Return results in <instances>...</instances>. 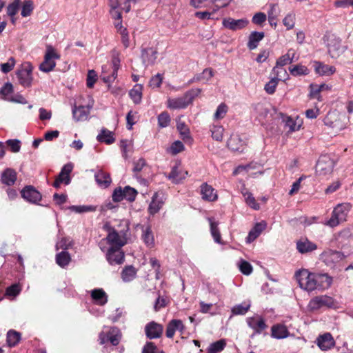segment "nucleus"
<instances>
[{
    "label": "nucleus",
    "instance_id": "a18cd8bd",
    "mask_svg": "<svg viewBox=\"0 0 353 353\" xmlns=\"http://www.w3.org/2000/svg\"><path fill=\"white\" fill-rule=\"evenodd\" d=\"M123 197L130 202L134 201L137 195V191L130 186H125L123 189Z\"/></svg>",
    "mask_w": 353,
    "mask_h": 353
},
{
    "label": "nucleus",
    "instance_id": "09e8293b",
    "mask_svg": "<svg viewBox=\"0 0 353 353\" xmlns=\"http://www.w3.org/2000/svg\"><path fill=\"white\" fill-rule=\"evenodd\" d=\"M283 24L286 27L287 30H291L295 25V14L290 12L283 19Z\"/></svg>",
    "mask_w": 353,
    "mask_h": 353
},
{
    "label": "nucleus",
    "instance_id": "1a4fd4ad",
    "mask_svg": "<svg viewBox=\"0 0 353 353\" xmlns=\"http://www.w3.org/2000/svg\"><path fill=\"white\" fill-rule=\"evenodd\" d=\"M33 67L30 63H25L22 68L17 72L18 81L23 87H29L31 85Z\"/></svg>",
    "mask_w": 353,
    "mask_h": 353
},
{
    "label": "nucleus",
    "instance_id": "b1692460",
    "mask_svg": "<svg viewBox=\"0 0 353 353\" xmlns=\"http://www.w3.org/2000/svg\"><path fill=\"white\" fill-rule=\"evenodd\" d=\"M142 235L141 239L145 245L148 248H152L154 245V238L150 225L141 226Z\"/></svg>",
    "mask_w": 353,
    "mask_h": 353
},
{
    "label": "nucleus",
    "instance_id": "c85d7f7f",
    "mask_svg": "<svg viewBox=\"0 0 353 353\" xmlns=\"http://www.w3.org/2000/svg\"><path fill=\"white\" fill-rule=\"evenodd\" d=\"M265 34L263 32H252L249 36L248 42V48L250 50H254L257 48L259 43L264 38Z\"/></svg>",
    "mask_w": 353,
    "mask_h": 353
},
{
    "label": "nucleus",
    "instance_id": "79ce46f5",
    "mask_svg": "<svg viewBox=\"0 0 353 353\" xmlns=\"http://www.w3.org/2000/svg\"><path fill=\"white\" fill-rule=\"evenodd\" d=\"M21 339V334L19 332L14 330H10L7 334V343L9 346H15Z\"/></svg>",
    "mask_w": 353,
    "mask_h": 353
},
{
    "label": "nucleus",
    "instance_id": "0e129e2a",
    "mask_svg": "<svg viewBox=\"0 0 353 353\" xmlns=\"http://www.w3.org/2000/svg\"><path fill=\"white\" fill-rule=\"evenodd\" d=\"M15 65V60L13 57L9 58L6 63L1 64V70L3 73H8L10 72Z\"/></svg>",
    "mask_w": 353,
    "mask_h": 353
},
{
    "label": "nucleus",
    "instance_id": "ea45409f",
    "mask_svg": "<svg viewBox=\"0 0 353 353\" xmlns=\"http://www.w3.org/2000/svg\"><path fill=\"white\" fill-rule=\"evenodd\" d=\"M226 346V341L225 339L219 340L210 345L208 348V353H219L223 351Z\"/></svg>",
    "mask_w": 353,
    "mask_h": 353
},
{
    "label": "nucleus",
    "instance_id": "6e6552de",
    "mask_svg": "<svg viewBox=\"0 0 353 353\" xmlns=\"http://www.w3.org/2000/svg\"><path fill=\"white\" fill-rule=\"evenodd\" d=\"M334 161L328 155H322L316 165V172L319 175L330 174L334 168Z\"/></svg>",
    "mask_w": 353,
    "mask_h": 353
},
{
    "label": "nucleus",
    "instance_id": "774afa93",
    "mask_svg": "<svg viewBox=\"0 0 353 353\" xmlns=\"http://www.w3.org/2000/svg\"><path fill=\"white\" fill-rule=\"evenodd\" d=\"M281 13V10L277 3H272L270 5V9L268 11V17H276L278 18Z\"/></svg>",
    "mask_w": 353,
    "mask_h": 353
},
{
    "label": "nucleus",
    "instance_id": "f704fd0d",
    "mask_svg": "<svg viewBox=\"0 0 353 353\" xmlns=\"http://www.w3.org/2000/svg\"><path fill=\"white\" fill-rule=\"evenodd\" d=\"M70 261V254L67 251L63 250L56 254V263L61 268L66 267Z\"/></svg>",
    "mask_w": 353,
    "mask_h": 353
},
{
    "label": "nucleus",
    "instance_id": "72a5a7b5",
    "mask_svg": "<svg viewBox=\"0 0 353 353\" xmlns=\"http://www.w3.org/2000/svg\"><path fill=\"white\" fill-rule=\"evenodd\" d=\"M97 139L99 142H104L107 144H112L115 141L113 132L105 128L101 130Z\"/></svg>",
    "mask_w": 353,
    "mask_h": 353
},
{
    "label": "nucleus",
    "instance_id": "69168bd1",
    "mask_svg": "<svg viewBox=\"0 0 353 353\" xmlns=\"http://www.w3.org/2000/svg\"><path fill=\"white\" fill-rule=\"evenodd\" d=\"M351 236V230L349 228H345L338 233L336 239L339 243H341L344 240L350 239Z\"/></svg>",
    "mask_w": 353,
    "mask_h": 353
},
{
    "label": "nucleus",
    "instance_id": "473e14b6",
    "mask_svg": "<svg viewBox=\"0 0 353 353\" xmlns=\"http://www.w3.org/2000/svg\"><path fill=\"white\" fill-rule=\"evenodd\" d=\"M137 270L132 265L125 266L121 272V278L125 282L132 281L137 275Z\"/></svg>",
    "mask_w": 353,
    "mask_h": 353
},
{
    "label": "nucleus",
    "instance_id": "f03ea898",
    "mask_svg": "<svg viewBox=\"0 0 353 353\" xmlns=\"http://www.w3.org/2000/svg\"><path fill=\"white\" fill-rule=\"evenodd\" d=\"M350 206L348 203L337 205L333 210L332 216L326 222L325 225L334 228L346 221Z\"/></svg>",
    "mask_w": 353,
    "mask_h": 353
},
{
    "label": "nucleus",
    "instance_id": "37998d69",
    "mask_svg": "<svg viewBox=\"0 0 353 353\" xmlns=\"http://www.w3.org/2000/svg\"><path fill=\"white\" fill-rule=\"evenodd\" d=\"M148 168L145 160L143 158H140L134 162V168L132 169L135 176H138L139 173L143 170L145 168Z\"/></svg>",
    "mask_w": 353,
    "mask_h": 353
},
{
    "label": "nucleus",
    "instance_id": "6e6d98bb",
    "mask_svg": "<svg viewBox=\"0 0 353 353\" xmlns=\"http://www.w3.org/2000/svg\"><path fill=\"white\" fill-rule=\"evenodd\" d=\"M20 6V0H14L12 3H10L7 7V14L10 17L14 16Z\"/></svg>",
    "mask_w": 353,
    "mask_h": 353
},
{
    "label": "nucleus",
    "instance_id": "603ef678",
    "mask_svg": "<svg viewBox=\"0 0 353 353\" xmlns=\"http://www.w3.org/2000/svg\"><path fill=\"white\" fill-rule=\"evenodd\" d=\"M243 196L245 197V200L246 203L252 208L254 210H259L260 206L259 204L257 203L254 197L252 196V194L248 192H246L245 193H243Z\"/></svg>",
    "mask_w": 353,
    "mask_h": 353
},
{
    "label": "nucleus",
    "instance_id": "4468645a",
    "mask_svg": "<svg viewBox=\"0 0 353 353\" xmlns=\"http://www.w3.org/2000/svg\"><path fill=\"white\" fill-rule=\"evenodd\" d=\"M163 325L154 321L148 323L145 327V335L150 339L160 338L163 334Z\"/></svg>",
    "mask_w": 353,
    "mask_h": 353
},
{
    "label": "nucleus",
    "instance_id": "f8f14e48",
    "mask_svg": "<svg viewBox=\"0 0 353 353\" xmlns=\"http://www.w3.org/2000/svg\"><path fill=\"white\" fill-rule=\"evenodd\" d=\"M247 323L254 331L251 335L252 338H254L256 334H261L263 330L267 328V325L263 319L258 315L248 318Z\"/></svg>",
    "mask_w": 353,
    "mask_h": 353
},
{
    "label": "nucleus",
    "instance_id": "39448f33",
    "mask_svg": "<svg viewBox=\"0 0 353 353\" xmlns=\"http://www.w3.org/2000/svg\"><path fill=\"white\" fill-rule=\"evenodd\" d=\"M336 302L332 297L327 295H321L316 296L310 301L308 308L311 311H315L324 307L333 308L336 307Z\"/></svg>",
    "mask_w": 353,
    "mask_h": 353
},
{
    "label": "nucleus",
    "instance_id": "9b49d317",
    "mask_svg": "<svg viewBox=\"0 0 353 353\" xmlns=\"http://www.w3.org/2000/svg\"><path fill=\"white\" fill-rule=\"evenodd\" d=\"M21 196L31 203L37 204L41 200V194L32 185L24 187L21 191Z\"/></svg>",
    "mask_w": 353,
    "mask_h": 353
},
{
    "label": "nucleus",
    "instance_id": "20e7f679",
    "mask_svg": "<svg viewBox=\"0 0 353 353\" xmlns=\"http://www.w3.org/2000/svg\"><path fill=\"white\" fill-rule=\"evenodd\" d=\"M324 39L327 41V51L332 58H337L344 52L341 39L339 37L334 34H328L324 37Z\"/></svg>",
    "mask_w": 353,
    "mask_h": 353
},
{
    "label": "nucleus",
    "instance_id": "0eeeda50",
    "mask_svg": "<svg viewBox=\"0 0 353 353\" xmlns=\"http://www.w3.org/2000/svg\"><path fill=\"white\" fill-rule=\"evenodd\" d=\"M60 56L52 48H48L44 57V61L40 64L39 70L44 72H49L54 68L56 63L54 59H59Z\"/></svg>",
    "mask_w": 353,
    "mask_h": 353
},
{
    "label": "nucleus",
    "instance_id": "cd10ccee",
    "mask_svg": "<svg viewBox=\"0 0 353 353\" xmlns=\"http://www.w3.org/2000/svg\"><path fill=\"white\" fill-rule=\"evenodd\" d=\"M92 299L99 305H103L108 302V296L103 289H94L90 293Z\"/></svg>",
    "mask_w": 353,
    "mask_h": 353
},
{
    "label": "nucleus",
    "instance_id": "49530a36",
    "mask_svg": "<svg viewBox=\"0 0 353 353\" xmlns=\"http://www.w3.org/2000/svg\"><path fill=\"white\" fill-rule=\"evenodd\" d=\"M176 128L180 132L183 140L190 139V130L183 122L177 121Z\"/></svg>",
    "mask_w": 353,
    "mask_h": 353
},
{
    "label": "nucleus",
    "instance_id": "3c124183",
    "mask_svg": "<svg viewBox=\"0 0 353 353\" xmlns=\"http://www.w3.org/2000/svg\"><path fill=\"white\" fill-rule=\"evenodd\" d=\"M212 132V137L216 141H221L223 139V134L224 129L220 125H214L210 130Z\"/></svg>",
    "mask_w": 353,
    "mask_h": 353
},
{
    "label": "nucleus",
    "instance_id": "6ab92c4d",
    "mask_svg": "<svg viewBox=\"0 0 353 353\" xmlns=\"http://www.w3.org/2000/svg\"><path fill=\"white\" fill-rule=\"evenodd\" d=\"M187 171L180 170L177 165H174L172 168V170L166 177L172 181L174 183H179L183 179H184L188 175Z\"/></svg>",
    "mask_w": 353,
    "mask_h": 353
},
{
    "label": "nucleus",
    "instance_id": "c756f323",
    "mask_svg": "<svg viewBox=\"0 0 353 353\" xmlns=\"http://www.w3.org/2000/svg\"><path fill=\"white\" fill-rule=\"evenodd\" d=\"M163 204V201L159 198V195L157 192H155L152 198L148 207V212L150 214L154 215L157 213L159 210L162 208Z\"/></svg>",
    "mask_w": 353,
    "mask_h": 353
},
{
    "label": "nucleus",
    "instance_id": "7ed1b4c3",
    "mask_svg": "<svg viewBox=\"0 0 353 353\" xmlns=\"http://www.w3.org/2000/svg\"><path fill=\"white\" fill-rule=\"evenodd\" d=\"M201 89H192L187 92L182 97L169 99L168 100V107L170 109H182L186 108L194 99L195 97L201 92Z\"/></svg>",
    "mask_w": 353,
    "mask_h": 353
},
{
    "label": "nucleus",
    "instance_id": "e433bc0d",
    "mask_svg": "<svg viewBox=\"0 0 353 353\" xmlns=\"http://www.w3.org/2000/svg\"><path fill=\"white\" fill-rule=\"evenodd\" d=\"M143 87L141 84H137L130 90L129 95L133 102L136 104L139 103L142 99Z\"/></svg>",
    "mask_w": 353,
    "mask_h": 353
},
{
    "label": "nucleus",
    "instance_id": "f3484780",
    "mask_svg": "<svg viewBox=\"0 0 353 353\" xmlns=\"http://www.w3.org/2000/svg\"><path fill=\"white\" fill-rule=\"evenodd\" d=\"M158 52L152 48H144L141 50V60L145 66L152 65L157 59Z\"/></svg>",
    "mask_w": 353,
    "mask_h": 353
},
{
    "label": "nucleus",
    "instance_id": "4d7b16f0",
    "mask_svg": "<svg viewBox=\"0 0 353 353\" xmlns=\"http://www.w3.org/2000/svg\"><path fill=\"white\" fill-rule=\"evenodd\" d=\"M310 97L312 99H316L318 101H322L321 96L320 95V92H321L320 90L319 86L317 84H310Z\"/></svg>",
    "mask_w": 353,
    "mask_h": 353
},
{
    "label": "nucleus",
    "instance_id": "7c9ffc66",
    "mask_svg": "<svg viewBox=\"0 0 353 353\" xmlns=\"http://www.w3.org/2000/svg\"><path fill=\"white\" fill-rule=\"evenodd\" d=\"M296 248L299 252L303 254L315 250L317 248V245L305 239V241H298L296 243Z\"/></svg>",
    "mask_w": 353,
    "mask_h": 353
},
{
    "label": "nucleus",
    "instance_id": "bb28decb",
    "mask_svg": "<svg viewBox=\"0 0 353 353\" xmlns=\"http://www.w3.org/2000/svg\"><path fill=\"white\" fill-rule=\"evenodd\" d=\"M16 180L17 172L13 169L7 168L1 174V181L6 185H12L15 183Z\"/></svg>",
    "mask_w": 353,
    "mask_h": 353
},
{
    "label": "nucleus",
    "instance_id": "e2e57ef3",
    "mask_svg": "<svg viewBox=\"0 0 353 353\" xmlns=\"http://www.w3.org/2000/svg\"><path fill=\"white\" fill-rule=\"evenodd\" d=\"M6 144L10 148L11 152L17 153L20 151L21 141L19 139H9L6 141Z\"/></svg>",
    "mask_w": 353,
    "mask_h": 353
},
{
    "label": "nucleus",
    "instance_id": "412c9836",
    "mask_svg": "<svg viewBox=\"0 0 353 353\" xmlns=\"http://www.w3.org/2000/svg\"><path fill=\"white\" fill-rule=\"evenodd\" d=\"M201 194L202 199L208 201H214L217 199V194L214 189L206 183L201 185Z\"/></svg>",
    "mask_w": 353,
    "mask_h": 353
},
{
    "label": "nucleus",
    "instance_id": "8fccbe9b",
    "mask_svg": "<svg viewBox=\"0 0 353 353\" xmlns=\"http://www.w3.org/2000/svg\"><path fill=\"white\" fill-rule=\"evenodd\" d=\"M33 2L31 0H26L23 2L21 14L23 17H28L31 14L33 10Z\"/></svg>",
    "mask_w": 353,
    "mask_h": 353
},
{
    "label": "nucleus",
    "instance_id": "4c0bfd02",
    "mask_svg": "<svg viewBox=\"0 0 353 353\" xmlns=\"http://www.w3.org/2000/svg\"><path fill=\"white\" fill-rule=\"evenodd\" d=\"M121 336L120 330L116 327H111L108 332V340L114 346L119 343Z\"/></svg>",
    "mask_w": 353,
    "mask_h": 353
},
{
    "label": "nucleus",
    "instance_id": "680f3d73",
    "mask_svg": "<svg viewBox=\"0 0 353 353\" xmlns=\"http://www.w3.org/2000/svg\"><path fill=\"white\" fill-rule=\"evenodd\" d=\"M170 122V118L169 114L167 112H163L159 115L158 123L161 128L167 127L169 125Z\"/></svg>",
    "mask_w": 353,
    "mask_h": 353
},
{
    "label": "nucleus",
    "instance_id": "4be33fe9",
    "mask_svg": "<svg viewBox=\"0 0 353 353\" xmlns=\"http://www.w3.org/2000/svg\"><path fill=\"white\" fill-rule=\"evenodd\" d=\"M227 145L233 151L242 152L245 148V141L239 136L232 135L228 141Z\"/></svg>",
    "mask_w": 353,
    "mask_h": 353
},
{
    "label": "nucleus",
    "instance_id": "338daca9",
    "mask_svg": "<svg viewBox=\"0 0 353 353\" xmlns=\"http://www.w3.org/2000/svg\"><path fill=\"white\" fill-rule=\"evenodd\" d=\"M108 6L110 8H112V13L114 17L119 18L120 14L117 11V8L121 6V0H109Z\"/></svg>",
    "mask_w": 353,
    "mask_h": 353
},
{
    "label": "nucleus",
    "instance_id": "13d9d810",
    "mask_svg": "<svg viewBox=\"0 0 353 353\" xmlns=\"http://www.w3.org/2000/svg\"><path fill=\"white\" fill-rule=\"evenodd\" d=\"M207 73L208 74V77H206V81L210 79L214 75L213 70L211 68H206L203 71L201 74L196 75L192 79H191L189 81V84L193 83L194 81H199L202 80L203 77Z\"/></svg>",
    "mask_w": 353,
    "mask_h": 353
},
{
    "label": "nucleus",
    "instance_id": "a878e982",
    "mask_svg": "<svg viewBox=\"0 0 353 353\" xmlns=\"http://www.w3.org/2000/svg\"><path fill=\"white\" fill-rule=\"evenodd\" d=\"M315 72L319 75H331L336 71V68L332 65L324 64L319 61L314 62Z\"/></svg>",
    "mask_w": 353,
    "mask_h": 353
},
{
    "label": "nucleus",
    "instance_id": "a19ab883",
    "mask_svg": "<svg viewBox=\"0 0 353 353\" xmlns=\"http://www.w3.org/2000/svg\"><path fill=\"white\" fill-rule=\"evenodd\" d=\"M289 70L293 76L307 75L310 73L309 69L303 65L298 64L289 68Z\"/></svg>",
    "mask_w": 353,
    "mask_h": 353
},
{
    "label": "nucleus",
    "instance_id": "5701e85b",
    "mask_svg": "<svg viewBox=\"0 0 353 353\" xmlns=\"http://www.w3.org/2000/svg\"><path fill=\"white\" fill-rule=\"evenodd\" d=\"M290 335V332L287 327L284 325H274L271 328V336L277 339H283L287 338Z\"/></svg>",
    "mask_w": 353,
    "mask_h": 353
},
{
    "label": "nucleus",
    "instance_id": "864d4df0",
    "mask_svg": "<svg viewBox=\"0 0 353 353\" xmlns=\"http://www.w3.org/2000/svg\"><path fill=\"white\" fill-rule=\"evenodd\" d=\"M238 266L240 271L245 275H250L252 272V266L246 261L241 260Z\"/></svg>",
    "mask_w": 353,
    "mask_h": 353
},
{
    "label": "nucleus",
    "instance_id": "2f4dec72",
    "mask_svg": "<svg viewBox=\"0 0 353 353\" xmlns=\"http://www.w3.org/2000/svg\"><path fill=\"white\" fill-rule=\"evenodd\" d=\"M94 178L97 184L101 187L107 188L111 183L110 174L101 170L94 174Z\"/></svg>",
    "mask_w": 353,
    "mask_h": 353
},
{
    "label": "nucleus",
    "instance_id": "a211bd4d",
    "mask_svg": "<svg viewBox=\"0 0 353 353\" xmlns=\"http://www.w3.org/2000/svg\"><path fill=\"white\" fill-rule=\"evenodd\" d=\"M92 105L74 106L72 109L73 118L77 121H85L88 119Z\"/></svg>",
    "mask_w": 353,
    "mask_h": 353
},
{
    "label": "nucleus",
    "instance_id": "5fc2aeb1",
    "mask_svg": "<svg viewBox=\"0 0 353 353\" xmlns=\"http://www.w3.org/2000/svg\"><path fill=\"white\" fill-rule=\"evenodd\" d=\"M185 149L184 145L183 143L180 141H174L170 148L168 149V152L171 153L173 155H175L182 151H183Z\"/></svg>",
    "mask_w": 353,
    "mask_h": 353
},
{
    "label": "nucleus",
    "instance_id": "58836bf2",
    "mask_svg": "<svg viewBox=\"0 0 353 353\" xmlns=\"http://www.w3.org/2000/svg\"><path fill=\"white\" fill-rule=\"evenodd\" d=\"M295 52L294 50H290L288 52L279 57V59L276 61V65L277 66L283 67L292 62L293 59L294 57Z\"/></svg>",
    "mask_w": 353,
    "mask_h": 353
},
{
    "label": "nucleus",
    "instance_id": "c03bdc74",
    "mask_svg": "<svg viewBox=\"0 0 353 353\" xmlns=\"http://www.w3.org/2000/svg\"><path fill=\"white\" fill-rule=\"evenodd\" d=\"M280 78H272L264 86L265 91L269 94H272L275 92L276 86L278 85Z\"/></svg>",
    "mask_w": 353,
    "mask_h": 353
},
{
    "label": "nucleus",
    "instance_id": "052dcab7",
    "mask_svg": "<svg viewBox=\"0 0 353 353\" xmlns=\"http://www.w3.org/2000/svg\"><path fill=\"white\" fill-rule=\"evenodd\" d=\"M227 112L228 106L225 103H222L218 106L214 113V117L215 119H223L225 116Z\"/></svg>",
    "mask_w": 353,
    "mask_h": 353
},
{
    "label": "nucleus",
    "instance_id": "423d86ee",
    "mask_svg": "<svg viewBox=\"0 0 353 353\" xmlns=\"http://www.w3.org/2000/svg\"><path fill=\"white\" fill-rule=\"evenodd\" d=\"M126 229L117 232L114 228H110L109 233L106 237L108 242L114 245V248H121L126 243V233L129 230V227L127 223H125Z\"/></svg>",
    "mask_w": 353,
    "mask_h": 353
},
{
    "label": "nucleus",
    "instance_id": "f257e3e1",
    "mask_svg": "<svg viewBox=\"0 0 353 353\" xmlns=\"http://www.w3.org/2000/svg\"><path fill=\"white\" fill-rule=\"evenodd\" d=\"M295 277L300 288L308 292L319 288H328L332 283V277L326 274L316 275L305 270L297 271Z\"/></svg>",
    "mask_w": 353,
    "mask_h": 353
},
{
    "label": "nucleus",
    "instance_id": "bf43d9fd",
    "mask_svg": "<svg viewBox=\"0 0 353 353\" xmlns=\"http://www.w3.org/2000/svg\"><path fill=\"white\" fill-rule=\"evenodd\" d=\"M285 125L289 128V132H291L299 130L301 127V124L296 123V121L290 117L285 120Z\"/></svg>",
    "mask_w": 353,
    "mask_h": 353
},
{
    "label": "nucleus",
    "instance_id": "9d476101",
    "mask_svg": "<svg viewBox=\"0 0 353 353\" xmlns=\"http://www.w3.org/2000/svg\"><path fill=\"white\" fill-rule=\"evenodd\" d=\"M345 258L343 253L339 251L328 250L321 254V259L328 266L333 267L335 263Z\"/></svg>",
    "mask_w": 353,
    "mask_h": 353
},
{
    "label": "nucleus",
    "instance_id": "ddd939ff",
    "mask_svg": "<svg viewBox=\"0 0 353 353\" xmlns=\"http://www.w3.org/2000/svg\"><path fill=\"white\" fill-rule=\"evenodd\" d=\"M249 23V21L244 18L234 19L231 17L225 18L223 20L222 24L225 28L232 31H236L245 28Z\"/></svg>",
    "mask_w": 353,
    "mask_h": 353
},
{
    "label": "nucleus",
    "instance_id": "aec40b11",
    "mask_svg": "<svg viewBox=\"0 0 353 353\" xmlns=\"http://www.w3.org/2000/svg\"><path fill=\"white\" fill-rule=\"evenodd\" d=\"M185 327L181 320L172 319L167 325L165 335L168 338H172L176 330L182 332Z\"/></svg>",
    "mask_w": 353,
    "mask_h": 353
},
{
    "label": "nucleus",
    "instance_id": "de8ad7c7",
    "mask_svg": "<svg viewBox=\"0 0 353 353\" xmlns=\"http://www.w3.org/2000/svg\"><path fill=\"white\" fill-rule=\"evenodd\" d=\"M69 209L76 213H84L95 211L96 207L93 205H72Z\"/></svg>",
    "mask_w": 353,
    "mask_h": 353
},
{
    "label": "nucleus",
    "instance_id": "2eb2a0df",
    "mask_svg": "<svg viewBox=\"0 0 353 353\" xmlns=\"http://www.w3.org/2000/svg\"><path fill=\"white\" fill-rule=\"evenodd\" d=\"M124 257V253L121 248H114V246L110 248L106 254V259L110 265L123 263Z\"/></svg>",
    "mask_w": 353,
    "mask_h": 353
},
{
    "label": "nucleus",
    "instance_id": "c9c22d12",
    "mask_svg": "<svg viewBox=\"0 0 353 353\" xmlns=\"http://www.w3.org/2000/svg\"><path fill=\"white\" fill-rule=\"evenodd\" d=\"M208 221L210 225V232L214 241L217 243H221V236L218 228V223L214 221L213 218H208Z\"/></svg>",
    "mask_w": 353,
    "mask_h": 353
},
{
    "label": "nucleus",
    "instance_id": "dca6fc26",
    "mask_svg": "<svg viewBox=\"0 0 353 353\" xmlns=\"http://www.w3.org/2000/svg\"><path fill=\"white\" fill-rule=\"evenodd\" d=\"M319 347L323 351H327L335 345V341L330 333H325L319 335L316 341Z\"/></svg>",
    "mask_w": 353,
    "mask_h": 353
},
{
    "label": "nucleus",
    "instance_id": "393cba45",
    "mask_svg": "<svg viewBox=\"0 0 353 353\" xmlns=\"http://www.w3.org/2000/svg\"><path fill=\"white\" fill-rule=\"evenodd\" d=\"M267 223L265 221L256 223L254 228L250 231L247 237V242L251 243L254 241L265 229Z\"/></svg>",
    "mask_w": 353,
    "mask_h": 353
}]
</instances>
